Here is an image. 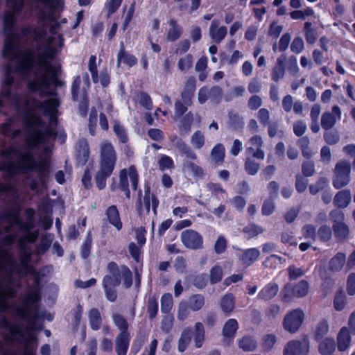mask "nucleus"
Returning a JSON list of instances; mask_svg holds the SVG:
<instances>
[{
  "instance_id": "2eb2a0df",
  "label": "nucleus",
  "mask_w": 355,
  "mask_h": 355,
  "mask_svg": "<svg viewBox=\"0 0 355 355\" xmlns=\"http://www.w3.org/2000/svg\"><path fill=\"white\" fill-rule=\"evenodd\" d=\"M121 281L112 277L111 275H105L103 279V287L106 298L110 302H115L117 298L116 287L119 286Z\"/></svg>"
},
{
  "instance_id": "b1692460",
  "label": "nucleus",
  "mask_w": 355,
  "mask_h": 355,
  "mask_svg": "<svg viewBox=\"0 0 355 355\" xmlns=\"http://www.w3.org/2000/svg\"><path fill=\"white\" fill-rule=\"evenodd\" d=\"M105 215L108 223L115 227L118 231L122 229L123 224L116 206H110L105 211Z\"/></svg>"
},
{
  "instance_id": "20e7f679",
  "label": "nucleus",
  "mask_w": 355,
  "mask_h": 355,
  "mask_svg": "<svg viewBox=\"0 0 355 355\" xmlns=\"http://www.w3.org/2000/svg\"><path fill=\"white\" fill-rule=\"evenodd\" d=\"M14 102L17 112L22 116L23 123L26 131L44 125L41 114L49 116L50 126L54 127L57 125L58 119L55 115L60 102L56 98H50L41 101L34 96L29 95L26 98L17 96Z\"/></svg>"
},
{
  "instance_id": "09e8293b",
  "label": "nucleus",
  "mask_w": 355,
  "mask_h": 355,
  "mask_svg": "<svg viewBox=\"0 0 355 355\" xmlns=\"http://www.w3.org/2000/svg\"><path fill=\"white\" fill-rule=\"evenodd\" d=\"M182 168L191 172L195 178H202L204 175L202 168L191 161H184L182 164Z\"/></svg>"
},
{
  "instance_id": "58836bf2",
  "label": "nucleus",
  "mask_w": 355,
  "mask_h": 355,
  "mask_svg": "<svg viewBox=\"0 0 355 355\" xmlns=\"http://www.w3.org/2000/svg\"><path fill=\"white\" fill-rule=\"evenodd\" d=\"M12 124L13 120L12 119H8L3 124L1 125L0 131L3 135L9 136L14 139L21 135V130L20 129L12 130L11 127Z\"/></svg>"
},
{
  "instance_id": "5701e85b",
  "label": "nucleus",
  "mask_w": 355,
  "mask_h": 355,
  "mask_svg": "<svg viewBox=\"0 0 355 355\" xmlns=\"http://www.w3.org/2000/svg\"><path fill=\"white\" fill-rule=\"evenodd\" d=\"M170 26L166 33V39L169 42L178 40L183 33L182 27L178 24L176 19L171 18L168 21Z\"/></svg>"
},
{
  "instance_id": "cd10ccee",
  "label": "nucleus",
  "mask_w": 355,
  "mask_h": 355,
  "mask_svg": "<svg viewBox=\"0 0 355 355\" xmlns=\"http://www.w3.org/2000/svg\"><path fill=\"white\" fill-rule=\"evenodd\" d=\"M15 313L22 320L31 322L37 318V309L31 311L27 306H18L15 309Z\"/></svg>"
},
{
  "instance_id": "c9c22d12",
  "label": "nucleus",
  "mask_w": 355,
  "mask_h": 355,
  "mask_svg": "<svg viewBox=\"0 0 355 355\" xmlns=\"http://www.w3.org/2000/svg\"><path fill=\"white\" fill-rule=\"evenodd\" d=\"M346 263V256L345 253L338 252L334 256L330 261L329 268L331 271L338 272L341 270Z\"/></svg>"
},
{
  "instance_id": "423d86ee",
  "label": "nucleus",
  "mask_w": 355,
  "mask_h": 355,
  "mask_svg": "<svg viewBox=\"0 0 355 355\" xmlns=\"http://www.w3.org/2000/svg\"><path fill=\"white\" fill-rule=\"evenodd\" d=\"M117 161L116 152L109 141L101 145L98 168L95 174L94 180L96 187L103 190L106 187L107 179L113 173Z\"/></svg>"
},
{
  "instance_id": "774afa93",
  "label": "nucleus",
  "mask_w": 355,
  "mask_h": 355,
  "mask_svg": "<svg viewBox=\"0 0 355 355\" xmlns=\"http://www.w3.org/2000/svg\"><path fill=\"white\" fill-rule=\"evenodd\" d=\"M191 142L194 148L200 149L205 144V137L200 130L196 131L191 136Z\"/></svg>"
},
{
  "instance_id": "a878e982",
  "label": "nucleus",
  "mask_w": 355,
  "mask_h": 355,
  "mask_svg": "<svg viewBox=\"0 0 355 355\" xmlns=\"http://www.w3.org/2000/svg\"><path fill=\"white\" fill-rule=\"evenodd\" d=\"M89 156V148L87 141L85 139L78 140L77 146V160L78 164L84 165L87 163Z\"/></svg>"
},
{
  "instance_id": "6ab92c4d",
  "label": "nucleus",
  "mask_w": 355,
  "mask_h": 355,
  "mask_svg": "<svg viewBox=\"0 0 355 355\" xmlns=\"http://www.w3.org/2000/svg\"><path fill=\"white\" fill-rule=\"evenodd\" d=\"M351 344V336L347 327H342L337 335L338 349L340 352L346 351Z\"/></svg>"
},
{
  "instance_id": "72a5a7b5",
  "label": "nucleus",
  "mask_w": 355,
  "mask_h": 355,
  "mask_svg": "<svg viewBox=\"0 0 355 355\" xmlns=\"http://www.w3.org/2000/svg\"><path fill=\"white\" fill-rule=\"evenodd\" d=\"M121 62L130 67L134 66L137 62V60L134 55L125 52L123 42L121 43V48L118 53V67L120 66Z\"/></svg>"
},
{
  "instance_id": "4d7b16f0",
  "label": "nucleus",
  "mask_w": 355,
  "mask_h": 355,
  "mask_svg": "<svg viewBox=\"0 0 355 355\" xmlns=\"http://www.w3.org/2000/svg\"><path fill=\"white\" fill-rule=\"evenodd\" d=\"M113 130L121 143L126 144L128 142V137L125 129L116 121L114 123Z\"/></svg>"
},
{
  "instance_id": "2f4dec72",
  "label": "nucleus",
  "mask_w": 355,
  "mask_h": 355,
  "mask_svg": "<svg viewBox=\"0 0 355 355\" xmlns=\"http://www.w3.org/2000/svg\"><path fill=\"white\" fill-rule=\"evenodd\" d=\"M9 333L13 338V340L20 344H26L28 345L31 340L33 341L36 340V338L34 336H31L29 339L26 338L21 329L17 325L12 324Z\"/></svg>"
},
{
  "instance_id": "a18cd8bd",
  "label": "nucleus",
  "mask_w": 355,
  "mask_h": 355,
  "mask_svg": "<svg viewBox=\"0 0 355 355\" xmlns=\"http://www.w3.org/2000/svg\"><path fill=\"white\" fill-rule=\"evenodd\" d=\"M193 332L191 329L187 328L182 332L181 336L178 340V349L180 352H183L189 345L192 336Z\"/></svg>"
},
{
  "instance_id": "9d476101",
  "label": "nucleus",
  "mask_w": 355,
  "mask_h": 355,
  "mask_svg": "<svg viewBox=\"0 0 355 355\" xmlns=\"http://www.w3.org/2000/svg\"><path fill=\"white\" fill-rule=\"evenodd\" d=\"M181 241L187 248L191 250H199L203 248L202 236L193 230L183 231L181 234Z\"/></svg>"
},
{
  "instance_id": "412c9836",
  "label": "nucleus",
  "mask_w": 355,
  "mask_h": 355,
  "mask_svg": "<svg viewBox=\"0 0 355 355\" xmlns=\"http://www.w3.org/2000/svg\"><path fill=\"white\" fill-rule=\"evenodd\" d=\"M171 141L179 152L187 158L194 160L197 159L196 153L181 138L175 136Z\"/></svg>"
},
{
  "instance_id": "c85d7f7f",
  "label": "nucleus",
  "mask_w": 355,
  "mask_h": 355,
  "mask_svg": "<svg viewBox=\"0 0 355 355\" xmlns=\"http://www.w3.org/2000/svg\"><path fill=\"white\" fill-rule=\"evenodd\" d=\"M259 256L260 252L257 248H250L243 250L242 254L239 256V260L243 265L249 266L255 262Z\"/></svg>"
},
{
  "instance_id": "ddd939ff",
  "label": "nucleus",
  "mask_w": 355,
  "mask_h": 355,
  "mask_svg": "<svg viewBox=\"0 0 355 355\" xmlns=\"http://www.w3.org/2000/svg\"><path fill=\"white\" fill-rule=\"evenodd\" d=\"M341 118V110L338 105H334L331 112H324L321 116L320 123L323 130L332 129L338 120Z\"/></svg>"
},
{
  "instance_id": "0eeeda50",
  "label": "nucleus",
  "mask_w": 355,
  "mask_h": 355,
  "mask_svg": "<svg viewBox=\"0 0 355 355\" xmlns=\"http://www.w3.org/2000/svg\"><path fill=\"white\" fill-rule=\"evenodd\" d=\"M333 172L332 184L335 189H340L349 184L351 180V164L349 161H338Z\"/></svg>"
},
{
  "instance_id": "4be33fe9",
  "label": "nucleus",
  "mask_w": 355,
  "mask_h": 355,
  "mask_svg": "<svg viewBox=\"0 0 355 355\" xmlns=\"http://www.w3.org/2000/svg\"><path fill=\"white\" fill-rule=\"evenodd\" d=\"M41 300L40 291L37 286L30 288L24 295L23 304L27 306L31 311L37 309L34 308V304L38 302Z\"/></svg>"
},
{
  "instance_id": "393cba45",
  "label": "nucleus",
  "mask_w": 355,
  "mask_h": 355,
  "mask_svg": "<svg viewBox=\"0 0 355 355\" xmlns=\"http://www.w3.org/2000/svg\"><path fill=\"white\" fill-rule=\"evenodd\" d=\"M279 292V286L275 282L266 284L259 293L257 297L268 301L274 298Z\"/></svg>"
},
{
  "instance_id": "6e6552de",
  "label": "nucleus",
  "mask_w": 355,
  "mask_h": 355,
  "mask_svg": "<svg viewBox=\"0 0 355 355\" xmlns=\"http://www.w3.org/2000/svg\"><path fill=\"white\" fill-rule=\"evenodd\" d=\"M27 143L29 147L33 148L38 144H45L50 139L55 138L58 132L54 127L48 126L44 130L35 128L33 130L27 131Z\"/></svg>"
},
{
  "instance_id": "6e6d98bb",
  "label": "nucleus",
  "mask_w": 355,
  "mask_h": 355,
  "mask_svg": "<svg viewBox=\"0 0 355 355\" xmlns=\"http://www.w3.org/2000/svg\"><path fill=\"white\" fill-rule=\"evenodd\" d=\"M264 229L254 223H250L243 229V232L247 235L248 239L258 236L263 232Z\"/></svg>"
},
{
  "instance_id": "338daca9",
  "label": "nucleus",
  "mask_w": 355,
  "mask_h": 355,
  "mask_svg": "<svg viewBox=\"0 0 355 355\" xmlns=\"http://www.w3.org/2000/svg\"><path fill=\"white\" fill-rule=\"evenodd\" d=\"M277 342V337L275 334L266 335L263 338L262 347L264 351L268 352L272 349Z\"/></svg>"
},
{
  "instance_id": "473e14b6",
  "label": "nucleus",
  "mask_w": 355,
  "mask_h": 355,
  "mask_svg": "<svg viewBox=\"0 0 355 355\" xmlns=\"http://www.w3.org/2000/svg\"><path fill=\"white\" fill-rule=\"evenodd\" d=\"M286 60V57L284 55H281L277 60V63L272 70V79L275 82H278L282 78L285 73L284 62Z\"/></svg>"
},
{
  "instance_id": "69168bd1",
  "label": "nucleus",
  "mask_w": 355,
  "mask_h": 355,
  "mask_svg": "<svg viewBox=\"0 0 355 355\" xmlns=\"http://www.w3.org/2000/svg\"><path fill=\"white\" fill-rule=\"evenodd\" d=\"M223 278V269L220 266H215L210 270V283L215 284L221 281Z\"/></svg>"
},
{
  "instance_id": "c03bdc74",
  "label": "nucleus",
  "mask_w": 355,
  "mask_h": 355,
  "mask_svg": "<svg viewBox=\"0 0 355 355\" xmlns=\"http://www.w3.org/2000/svg\"><path fill=\"white\" fill-rule=\"evenodd\" d=\"M332 227L327 225H322L317 230V239L323 243L330 241L332 239Z\"/></svg>"
},
{
  "instance_id": "5fc2aeb1",
  "label": "nucleus",
  "mask_w": 355,
  "mask_h": 355,
  "mask_svg": "<svg viewBox=\"0 0 355 355\" xmlns=\"http://www.w3.org/2000/svg\"><path fill=\"white\" fill-rule=\"evenodd\" d=\"M244 168L248 175H254L259 171L260 164L252 158L248 157L245 160Z\"/></svg>"
},
{
  "instance_id": "f8f14e48",
  "label": "nucleus",
  "mask_w": 355,
  "mask_h": 355,
  "mask_svg": "<svg viewBox=\"0 0 355 355\" xmlns=\"http://www.w3.org/2000/svg\"><path fill=\"white\" fill-rule=\"evenodd\" d=\"M309 342L307 339L293 340L288 342L284 349V355H302L308 353Z\"/></svg>"
},
{
  "instance_id": "79ce46f5",
  "label": "nucleus",
  "mask_w": 355,
  "mask_h": 355,
  "mask_svg": "<svg viewBox=\"0 0 355 355\" xmlns=\"http://www.w3.org/2000/svg\"><path fill=\"white\" fill-rule=\"evenodd\" d=\"M225 148L222 144H216L211 151V157L215 164H221L224 162Z\"/></svg>"
},
{
  "instance_id": "f3484780",
  "label": "nucleus",
  "mask_w": 355,
  "mask_h": 355,
  "mask_svg": "<svg viewBox=\"0 0 355 355\" xmlns=\"http://www.w3.org/2000/svg\"><path fill=\"white\" fill-rule=\"evenodd\" d=\"M150 203L152 204V209L154 215H157V209L159 205V200L155 194L150 193V186L146 185L143 204L147 214L150 212Z\"/></svg>"
},
{
  "instance_id": "9b49d317",
  "label": "nucleus",
  "mask_w": 355,
  "mask_h": 355,
  "mask_svg": "<svg viewBox=\"0 0 355 355\" xmlns=\"http://www.w3.org/2000/svg\"><path fill=\"white\" fill-rule=\"evenodd\" d=\"M128 175L130 177V180L134 190H137L139 182V175L135 166L129 167L128 171L126 169H122L119 173V188L127 189L129 187L128 180Z\"/></svg>"
},
{
  "instance_id": "a211bd4d",
  "label": "nucleus",
  "mask_w": 355,
  "mask_h": 355,
  "mask_svg": "<svg viewBox=\"0 0 355 355\" xmlns=\"http://www.w3.org/2000/svg\"><path fill=\"white\" fill-rule=\"evenodd\" d=\"M130 339V334H117L115 338V352L117 355H126Z\"/></svg>"
},
{
  "instance_id": "dca6fc26",
  "label": "nucleus",
  "mask_w": 355,
  "mask_h": 355,
  "mask_svg": "<svg viewBox=\"0 0 355 355\" xmlns=\"http://www.w3.org/2000/svg\"><path fill=\"white\" fill-rule=\"evenodd\" d=\"M219 21L214 19L209 27V35L216 43H220L225 37L227 33V29L225 26L219 27Z\"/></svg>"
},
{
  "instance_id": "7ed1b4c3",
  "label": "nucleus",
  "mask_w": 355,
  "mask_h": 355,
  "mask_svg": "<svg viewBox=\"0 0 355 355\" xmlns=\"http://www.w3.org/2000/svg\"><path fill=\"white\" fill-rule=\"evenodd\" d=\"M50 165L44 159H35L31 150L21 152L15 146L0 147V170L8 175H14L18 171L24 173L35 172L37 179L31 180L29 187L32 191L38 188L39 184H44L49 174Z\"/></svg>"
},
{
  "instance_id": "ea45409f",
  "label": "nucleus",
  "mask_w": 355,
  "mask_h": 355,
  "mask_svg": "<svg viewBox=\"0 0 355 355\" xmlns=\"http://www.w3.org/2000/svg\"><path fill=\"white\" fill-rule=\"evenodd\" d=\"M112 319L115 326L120 331L119 334H130L128 331V322L123 315L119 313H114Z\"/></svg>"
},
{
  "instance_id": "8fccbe9b",
  "label": "nucleus",
  "mask_w": 355,
  "mask_h": 355,
  "mask_svg": "<svg viewBox=\"0 0 355 355\" xmlns=\"http://www.w3.org/2000/svg\"><path fill=\"white\" fill-rule=\"evenodd\" d=\"M228 126L233 130H238L243 128L244 121L239 114L229 112Z\"/></svg>"
},
{
  "instance_id": "864d4df0",
  "label": "nucleus",
  "mask_w": 355,
  "mask_h": 355,
  "mask_svg": "<svg viewBox=\"0 0 355 355\" xmlns=\"http://www.w3.org/2000/svg\"><path fill=\"white\" fill-rule=\"evenodd\" d=\"M53 238L50 234H45L41 238L39 245L37 246L36 252L37 254H44L51 245Z\"/></svg>"
},
{
  "instance_id": "4c0bfd02",
  "label": "nucleus",
  "mask_w": 355,
  "mask_h": 355,
  "mask_svg": "<svg viewBox=\"0 0 355 355\" xmlns=\"http://www.w3.org/2000/svg\"><path fill=\"white\" fill-rule=\"evenodd\" d=\"M89 321L93 330H98L102 323V318L98 309L92 308L89 311Z\"/></svg>"
},
{
  "instance_id": "052dcab7",
  "label": "nucleus",
  "mask_w": 355,
  "mask_h": 355,
  "mask_svg": "<svg viewBox=\"0 0 355 355\" xmlns=\"http://www.w3.org/2000/svg\"><path fill=\"white\" fill-rule=\"evenodd\" d=\"M158 312V303L154 297H150L147 303V313L150 319H153L156 317Z\"/></svg>"
},
{
  "instance_id": "7c9ffc66",
  "label": "nucleus",
  "mask_w": 355,
  "mask_h": 355,
  "mask_svg": "<svg viewBox=\"0 0 355 355\" xmlns=\"http://www.w3.org/2000/svg\"><path fill=\"white\" fill-rule=\"evenodd\" d=\"M336 344L333 338H325L318 345V352L321 355H331L336 350Z\"/></svg>"
},
{
  "instance_id": "aec40b11",
  "label": "nucleus",
  "mask_w": 355,
  "mask_h": 355,
  "mask_svg": "<svg viewBox=\"0 0 355 355\" xmlns=\"http://www.w3.org/2000/svg\"><path fill=\"white\" fill-rule=\"evenodd\" d=\"M352 200L351 191L349 189H343L336 193L334 198V205L339 209H344L348 207Z\"/></svg>"
},
{
  "instance_id": "37998d69",
  "label": "nucleus",
  "mask_w": 355,
  "mask_h": 355,
  "mask_svg": "<svg viewBox=\"0 0 355 355\" xmlns=\"http://www.w3.org/2000/svg\"><path fill=\"white\" fill-rule=\"evenodd\" d=\"M193 121V114L191 112H189L183 116L179 127L182 135H187L189 132Z\"/></svg>"
},
{
  "instance_id": "e2e57ef3",
  "label": "nucleus",
  "mask_w": 355,
  "mask_h": 355,
  "mask_svg": "<svg viewBox=\"0 0 355 355\" xmlns=\"http://www.w3.org/2000/svg\"><path fill=\"white\" fill-rule=\"evenodd\" d=\"M121 278L123 279V284L126 288L132 285V273L126 266H121Z\"/></svg>"
},
{
  "instance_id": "3c124183",
  "label": "nucleus",
  "mask_w": 355,
  "mask_h": 355,
  "mask_svg": "<svg viewBox=\"0 0 355 355\" xmlns=\"http://www.w3.org/2000/svg\"><path fill=\"white\" fill-rule=\"evenodd\" d=\"M304 31L306 42L310 44H314L317 40L318 35L311 22L304 23Z\"/></svg>"
},
{
  "instance_id": "de8ad7c7",
  "label": "nucleus",
  "mask_w": 355,
  "mask_h": 355,
  "mask_svg": "<svg viewBox=\"0 0 355 355\" xmlns=\"http://www.w3.org/2000/svg\"><path fill=\"white\" fill-rule=\"evenodd\" d=\"M187 304L190 309L193 311H198L203 307L205 304V297L200 294L193 295L189 297Z\"/></svg>"
},
{
  "instance_id": "49530a36",
  "label": "nucleus",
  "mask_w": 355,
  "mask_h": 355,
  "mask_svg": "<svg viewBox=\"0 0 355 355\" xmlns=\"http://www.w3.org/2000/svg\"><path fill=\"white\" fill-rule=\"evenodd\" d=\"M324 130L323 139L327 144L334 146L340 141V137L337 130L332 128Z\"/></svg>"
},
{
  "instance_id": "0e129e2a",
  "label": "nucleus",
  "mask_w": 355,
  "mask_h": 355,
  "mask_svg": "<svg viewBox=\"0 0 355 355\" xmlns=\"http://www.w3.org/2000/svg\"><path fill=\"white\" fill-rule=\"evenodd\" d=\"M193 58L192 55L187 54L183 58H181L178 61V68L180 71H187L192 67Z\"/></svg>"
},
{
  "instance_id": "bf43d9fd",
  "label": "nucleus",
  "mask_w": 355,
  "mask_h": 355,
  "mask_svg": "<svg viewBox=\"0 0 355 355\" xmlns=\"http://www.w3.org/2000/svg\"><path fill=\"white\" fill-rule=\"evenodd\" d=\"M293 287L296 297H303L308 293L309 284L306 280H301Z\"/></svg>"
},
{
  "instance_id": "bb28decb",
  "label": "nucleus",
  "mask_w": 355,
  "mask_h": 355,
  "mask_svg": "<svg viewBox=\"0 0 355 355\" xmlns=\"http://www.w3.org/2000/svg\"><path fill=\"white\" fill-rule=\"evenodd\" d=\"M332 230L338 242L347 240L350 235L349 226L344 222L338 224H332Z\"/></svg>"
},
{
  "instance_id": "1a4fd4ad",
  "label": "nucleus",
  "mask_w": 355,
  "mask_h": 355,
  "mask_svg": "<svg viewBox=\"0 0 355 355\" xmlns=\"http://www.w3.org/2000/svg\"><path fill=\"white\" fill-rule=\"evenodd\" d=\"M304 320V313L297 308L288 312L283 320L284 329L291 334L296 333L301 327Z\"/></svg>"
},
{
  "instance_id": "39448f33",
  "label": "nucleus",
  "mask_w": 355,
  "mask_h": 355,
  "mask_svg": "<svg viewBox=\"0 0 355 355\" xmlns=\"http://www.w3.org/2000/svg\"><path fill=\"white\" fill-rule=\"evenodd\" d=\"M16 194L17 191L11 184L0 182V229L3 234H15L16 238L17 232H24V239L28 242L33 243L39 236V230L32 231L35 227L34 211L27 210L26 221H23L18 216H10L2 211L3 205L15 198Z\"/></svg>"
},
{
  "instance_id": "4468645a",
  "label": "nucleus",
  "mask_w": 355,
  "mask_h": 355,
  "mask_svg": "<svg viewBox=\"0 0 355 355\" xmlns=\"http://www.w3.org/2000/svg\"><path fill=\"white\" fill-rule=\"evenodd\" d=\"M238 328L236 320L231 318L226 321L222 329L223 345L229 346L232 343Z\"/></svg>"
},
{
  "instance_id": "680f3d73",
  "label": "nucleus",
  "mask_w": 355,
  "mask_h": 355,
  "mask_svg": "<svg viewBox=\"0 0 355 355\" xmlns=\"http://www.w3.org/2000/svg\"><path fill=\"white\" fill-rule=\"evenodd\" d=\"M302 232L306 239H311L313 241L317 239L316 229L315 226L311 224L305 225L302 229Z\"/></svg>"
},
{
  "instance_id": "e433bc0d",
  "label": "nucleus",
  "mask_w": 355,
  "mask_h": 355,
  "mask_svg": "<svg viewBox=\"0 0 355 355\" xmlns=\"http://www.w3.org/2000/svg\"><path fill=\"white\" fill-rule=\"evenodd\" d=\"M329 180L326 177H320L318 180L311 184L309 187V192L311 195L315 196L319 192H323L328 187Z\"/></svg>"
},
{
  "instance_id": "f257e3e1",
  "label": "nucleus",
  "mask_w": 355,
  "mask_h": 355,
  "mask_svg": "<svg viewBox=\"0 0 355 355\" xmlns=\"http://www.w3.org/2000/svg\"><path fill=\"white\" fill-rule=\"evenodd\" d=\"M9 10L3 15L6 33L2 56L7 64L2 96L15 105V98L37 93L41 98L51 94V85H60V68L51 61L64 46L62 35L49 37L47 30L56 35L60 27L59 0H7Z\"/></svg>"
},
{
  "instance_id": "c756f323",
  "label": "nucleus",
  "mask_w": 355,
  "mask_h": 355,
  "mask_svg": "<svg viewBox=\"0 0 355 355\" xmlns=\"http://www.w3.org/2000/svg\"><path fill=\"white\" fill-rule=\"evenodd\" d=\"M329 322L325 318H322L315 324L313 329V338L315 340L318 341L322 340L329 332Z\"/></svg>"
},
{
  "instance_id": "f704fd0d",
  "label": "nucleus",
  "mask_w": 355,
  "mask_h": 355,
  "mask_svg": "<svg viewBox=\"0 0 355 355\" xmlns=\"http://www.w3.org/2000/svg\"><path fill=\"white\" fill-rule=\"evenodd\" d=\"M220 305L223 313L230 315L235 307V297L233 294L225 295L220 300Z\"/></svg>"
},
{
  "instance_id": "f03ea898",
  "label": "nucleus",
  "mask_w": 355,
  "mask_h": 355,
  "mask_svg": "<svg viewBox=\"0 0 355 355\" xmlns=\"http://www.w3.org/2000/svg\"><path fill=\"white\" fill-rule=\"evenodd\" d=\"M3 236L0 229V312L9 308L8 299L16 297L17 287L21 278L32 275L38 282L37 274L34 267L31 265L33 252L31 249L19 251L18 262L12 251V245L16 241L15 234Z\"/></svg>"
},
{
  "instance_id": "603ef678",
  "label": "nucleus",
  "mask_w": 355,
  "mask_h": 355,
  "mask_svg": "<svg viewBox=\"0 0 355 355\" xmlns=\"http://www.w3.org/2000/svg\"><path fill=\"white\" fill-rule=\"evenodd\" d=\"M205 340V329L203 324L198 322L195 324V345L197 348L202 347Z\"/></svg>"
},
{
  "instance_id": "a19ab883",
  "label": "nucleus",
  "mask_w": 355,
  "mask_h": 355,
  "mask_svg": "<svg viewBox=\"0 0 355 355\" xmlns=\"http://www.w3.org/2000/svg\"><path fill=\"white\" fill-rule=\"evenodd\" d=\"M239 347L245 352H253L257 349V343L252 336H245L239 340Z\"/></svg>"
},
{
  "instance_id": "13d9d810",
  "label": "nucleus",
  "mask_w": 355,
  "mask_h": 355,
  "mask_svg": "<svg viewBox=\"0 0 355 355\" xmlns=\"http://www.w3.org/2000/svg\"><path fill=\"white\" fill-rule=\"evenodd\" d=\"M173 297L170 293H165L161 298V311L164 313H168L173 307Z\"/></svg>"
}]
</instances>
